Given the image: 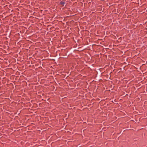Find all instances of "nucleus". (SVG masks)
<instances>
[{"label": "nucleus", "instance_id": "1", "mask_svg": "<svg viewBox=\"0 0 147 147\" xmlns=\"http://www.w3.org/2000/svg\"><path fill=\"white\" fill-rule=\"evenodd\" d=\"M60 4L62 5L63 6L64 4H65V2L62 1H61L60 2Z\"/></svg>", "mask_w": 147, "mask_h": 147}]
</instances>
